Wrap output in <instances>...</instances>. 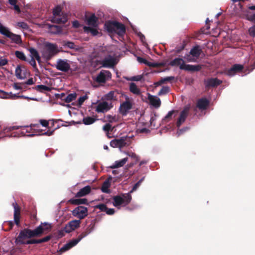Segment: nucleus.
I'll list each match as a JSON object with an SVG mask.
<instances>
[{"label":"nucleus","instance_id":"49","mask_svg":"<svg viewBox=\"0 0 255 255\" xmlns=\"http://www.w3.org/2000/svg\"><path fill=\"white\" fill-rule=\"evenodd\" d=\"M174 113H178L177 111H171L168 112V114L165 117V118L163 119V121H168L171 119L172 116Z\"/></svg>","mask_w":255,"mask_h":255},{"label":"nucleus","instance_id":"34","mask_svg":"<svg viewBox=\"0 0 255 255\" xmlns=\"http://www.w3.org/2000/svg\"><path fill=\"white\" fill-rule=\"evenodd\" d=\"M111 184L109 181V180H105L102 186L101 187V190L103 192L106 193H109L110 191L109 189V187H110Z\"/></svg>","mask_w":255,"mask_h":255},{"label":"nucleus","instance_id":"20","mask_svg":"<svg viewBox=\"0 0 255 255\" xmlns=\"http://www.w3.org/2000/svg\"><path fill=\"white\" fill-rule=\"evenodd\" d=\"M14 208V220L16 225H19L20 222V208L16 202L12 204Z\"/></svg>","mask_w":255,"mask_h":255},{"label":"nucleus","instance_id":"4","mask_svg":"<svg viewBox=\"0 0 255 255\" xmlns=\"http://www.w3.org/2000/svg\"><path fill=\"white\" fill-rule=\"evenodd\" d=\"M59 52L56 44L47 42L45 44L42 51V56L47 61L50 60Z\"/></svg>","mask_w":255,"mask_h":255},{"label":"nucleus","instance_id":"23","mask_svg":"<svg viewBox=\"0 0 255 255\" xmlns=\"http://www.w3.org/2000/svg\"><path fill=\"white\" fill-rule=\"evenodd\" d=\"M222 83V81L217 78H210L205 81L206 87H215Z\"/></svg>","mask_w":255,"mask_h":255},{"label":"nucleus","instance_id":"38","mask_svg":"<svg viewBox=\"0 0 255 255\" xmlns=\"http://www.w3.org/2000/svg\"><path fill=\"white\" fill-rule=\"evenodd\" d=\"M67 17L66 16H63V17L58 16H54L53 18V21L57 23H65L67 21Z\"/></svg>","mask_w":255,"mask_h":255},{"label":"nucleus","instance_id":"10","mask_svg":"<svg viewBox=\"0 0 255 255\" xmlns=\"http://www.w3.org/2000/svg\"><path fill=\"white\" fill-rule=\"evenodd\" d=\"M126 99V101L122 103L119 108V112L123 116H126L132 107V104L130 102L129 98L127 97Z\"/></svg>","mask_w":255,"mask_h":255},{"label":"nucleus","instance_id":"6","mask_svg":"<svg viewBox=\"0 0 255 255\" xmlns=\"http://www.w3.org/2000/svg\"><path fill=\"white\" fill-rule=\"evenodd\" d=\"M0 33L6 37L9 38L12 43L21 44L22 42L20 35L12 33L7 27L1 24H0Z\"/></svg>","mask_w":255,"mask_h":255},{"label":"nucleus","instance_id":"13","mask_svg":"<svg viewBox=\"0 0 255 255\" xmlns=\"http://www.w3.org/2000/svg\"><path fill=\"white\" fill-rule=\"evenodd\" d=\"M190 109V105L186 106L183 110L181 112L180 116L177 121L176 125L178 128H179L180 126L185 122L187 118Z\"/></svg>","mask_w":255,"mask_h":255},{"label":"nucleus","instance_id":"35","mask_svg":"<svg viewBox=\"0 0 255 255\" xmlns=\"http://www.w3.org/2000/svg\"><path fill=\"white\" fill-rule=\"evenodd\" d=\"M68 223L71 227L72 229L74 231L80 227L81 221L80 220H74L70 221Z\"/></svg>","mask_w":255,"mask_h":255},{"label":"nucleus","instance_id":"37","mask_svg":"<svg viewBox=\"0 0 255 255\" xmlns=\"http://www.w3.org/2000/svg\"><path fill=\"white\" fill-rule=\"evenodd\" d=\"M96 119L91 117H85L83 119V123L86 125H89L93 124L96 121Z\"/></svg>","mask_w":255,"mask_h":255},{"label":"nucleus","instance_id":"27","mask_svg":"<svg viewBox=\"0 0 255 255\" xmlns=\"http://www.w3.org/2000/svg\"><path fill=\"white\" fill-rule=\"evenodd\" d=\"M128 157L124 158L120 160L116 161L115 163L110 166L112 169H115L123 166L127 162Z\"/></svg>","mask_w":255,"mask_h":255},{"label":"nucleus","instance_id":"25","mask_svg":"<svg viewBox=\"0 0 255 255\" xmlns=\"http://www.w3.org/2000/svg\"><path fill=\"white\" fill-rule=\"evenodd\" d=\"M91 191V187L88 185L81 189L75 195L76 197H81L89 194Z\"/></svg>","mask_w":255,"mask_h":255},{"label":"nucleus","instance_id":"26","mask_svg":"<svg viewBox=\"0 0 255 255\" xmlns=\"http://www.w3.org/2000/svg\"><path fill=\"white\" fill-rule=\"evenodd\" d=\"M68 203L73 204L79 205L81 204H88V200L87 199H71L68 201Z\"/></svg>","mask_w":255,"mask_h":255},{"label":"nucleus","instance_id":"14","mask_svg":"<svg viewBox=\"0 0 255 255\" xmlns=\"http://www.w3.org/2000/svg\"><path fill=\"white\" fill-rule=\"evenodd\" d=\"M202 51V49L200 48V46L198 45L195 46L193 47L190 51V54L187 55V60L188 62L194 61V58H192L190 55H192L193 57H195L196 58H199L200 55H201Z\"/></svg>","mask_w":255,"mask_h":255},{"label":"nucleus","instance_id":"43","mask_svg":"<svg viewBox=\"0 0 255 255\" xmlns=\"http://www.w3.org/2000/svg\"><path fill=\"white\" fill-rule=\"evenodd\" d=\"M114 127H112V125L108 123L106 124L103 127V130L106 132H112Z\"/></svg>","mask_w":255,"mask_h":255},{"label":"nucleus","instance_id":"22","mask_svg":"<svg viewBox=\"0 0 255 255\" xmlns=\"http://www.w3.org/2000/svg\"><path fill=\"white\" fill-rule=\"evenodd\" d=\"M209 105V101L206 98H201L197 101L196 106L201 110H204L207 109Z\"/></svg>","mask_w":255,"mask_h":255},{"label":"nucleus","instance_id":"63","mask_svg":"<svg viewBox=\"0 0 255 255\" xmlns=\"http://www.w3.org/2000/svg\"><path fill=\"white\" fill-rule=\"evenodd\" d=\"M106 118L107 119V120L110 122V123H112L113 121H114L115 120V117H113L112 116V115H108L107 116H106Z\"/></svg>","mask_w":255,"mask_h":255},{"label":"nucleus","instance_id":"58","mask_svg":"<svg viewBox=\"0 0 255 255\" xmlns=\"http://www.w3.org/2000/svg\"><path fill=\"white\" fill-rule=\"evenodd\" d=\"M23 83H15L13 85V87L16 90H21L23 88L21 85H23Z\"/></svg>","mask_w":255,"mask_h":255},{"label":"nucleus","instance_id":"36","mask_svg":"<svg viewBox=\"0 0 255 255\" xmlns=\"http://www.w3.org/2000/svg\"><path fill=\"white\" fill-rule=\"evenodd\" d=\"M182 63H184L183 60L182 58H176L170 62V65L172 66H180Z\"/></svg>","mask_w":255,"mask_h":255},{"label":"nucleus","instance_id":"17","mask_svg":"<svg viewBox=\"0 0 255 255\" xmlns=\"http://www.w3.org/2000/svg\"><path fill=\"white\" fill-rule=\"evenodd\" d=\"M127 137L122 136L119 139H115L111 141L110 145L113 147L122 148L127 145L126 140Z\"/></svg>","mask_w":255,"mask_h":255},{"label":"nucleus","instance_id":"30","mask_svg":"<svg viewBox=\"0 0 255 255\" xmlns=\"http://www.w3.org/2000/svg\"><path fill=\"white\" fill-rule=\"evenodd\" d=\"M96 28L97 27L85 26L83 27V29L85 32L88 33H90L93 36H96L99 33V32Z\"/></svg>","mask_w":255,"mask_h":255},{"label":"nucleus","instance_id":"47","mask_svg":"<svg viewBox=\"0 0 255 255\" xmlns=\"http://www.w3.org/2000/svg\"><path fill=\"white\" fill-rule=\"evenodd\" d=\"M136 132L138 133H144L145 134H148V133H149L150 132V130L147 128H137L136 130Z\"/></svg>","mask_w":255,"mask_h":255},{"label":"nucleus","instance_id":"33","mask_svg":"<svg viewBox=\"0 0 255 255\" xmlns=\"http://www.w3.org/2000/svg\"><path fill=\"white\" fill-rule=\"evenodd\" d=\"M39 124H31L30 125V128H29V127L28 126L21 127V133L22 135H25L26 133L30 132L29 130H30L31 129L32 127L38 128H39Z\"/></svg>","mask_w":255,"mask_h":255},{"label":"nucleus","instance_id":"61","mask_svg":"<svg viewBox=\"0 0 255 255\" xmlns=\"http://www.w3.org/2000/svg\"><path fill=\"white\" fill-rule=\"evenodd\" d=\"M147 65H148L150 67H156L159 66V63H152V62L148 61V62L147 63Z\"/></svg>","mask_w":255,"mask_h":255},{"label":"nucleus","instance_id":"15","mask_svg":"<svg viewBox=\"0 0 255 255\" xmlns=\"http://www.w3.org/2000/svg\"><path fill=\"white\" fill-rule=\"evenodd\" d=\"M100 64L103 67L113 68L116 65L117 62L116 59L110 55L102 60Z\"/></svg>","mask_w":255,"mask_h":255},{"label":"nucleus","instance_id":"53","mask_svg":"<svg viewBox=\"0 0 255 255\" xmlns=\"http://www.w3.org/2000/svg\"><path fill=\"white\" fill-rule=\"evenodd\" d=\"M17 25L24 29H27L28 28V24L24 22H17Z\"/></svg>","mask_w":255,"mask_h":255},{"label":"nucleus","instance_id":"1","mask_svg":"<svg viewBox=\"0 0 255 255\" xmlns=\"http://www.w3.org/2000/svg\"><path fill=\"white\" fill-rule=\"evenodd\" d=\"M52 226L50 224L46 222L41 223L39 226L34 230L28 228L24 229L20 234V236L40 237L43 234L49 232Z\"/></svg>","mask_w":255,"mask_h":255},{"label":"nucleus","instance_id":"2","mask_svg":"<svg viewBox=\"0 0 255 255\" xmlns=\"http://www.w3.org/2000/svg\"><path fill=\"white\" fill-rule=\"evenodd\" d=\"M104 28L109 33H116L121 37L123 36L126 31L125 25L117 21L108 20L106 21Z\"/></svg>","mask_w":255,"mask_h":255},{"label":"nucleus","instance_id":"32","mask_svg":"<svg viewBox=\"0 0 255 255\" xmlns=\"http://www.w3.org/2000/svg\"><path fill=\"white\" fill-rule=\"evenodd\" d=\"M129 91L133 94L139 95L140 94V90L134 83H131L129 85Z\"/></svg>","mask_w":255,"mask_h":255},{"label":"nucleus","instance_id":"46","mask_svg":"<svg viewBox=\"0 0 255 255\" xmlns=\"http://www.w3.org/2000/svg\"><path fill=\"white\" fill-rule=\"evenodd\" d=\"M61 11V8L60 6H56L53 10V14L54 16H60V13Z\"/></svg>","mask_w":255,"mask_h":255},{"label":"nucleus","instance_id":"9","mask_svg":"<svg viewBox=\"0 0 255 255\" xmlns=\"http://www.w3.org/2000/svg\"><path fill=\"white\" fill-rule=\"evenodd\" d=\"M72 214L73 216L79 218L80 220L87 216L88 209L84 206H79L72 211Z\"/></svg>","mask_w":255,"mask_h":255},{"label":"nucleus","instance_id":"62","mask_svg":"<svg viewBox=\"0 0 255 255\" xmlns=\"http://www.w3.org/2000/svg\"><path fill=\"white\" fill-rule=\"evenodd\" d=\"M54 132V130H48L47 131L44 132V133H42L41 134L42 135H47V136H50V135H52L53 133Z\"/></svg>","mask_w":255,"mask_h":255},{"label":"nucleus","instance_id":"55","mask_svg":"<svg viewBox=\"0 0 255 255\" xmlns=\"http://www.w3.org/2000/svg\"><path fill=\"white\" fill-rule=\"evenodd\" d=\"M39 123L43 127L48 128L49 121L45 120H40Z\"/></svg>","mask_w":255,"mask_h":255},{"label":"nucleus","instance_id":"54","mask_svg":"<svg viewBox=\"0 0 255 255\" xmlns=\"http://www.w3.org/2000/svg\"><path fill=\"white\" fill-rule=\"evenodd\" d=\"M245 17L248 20H250L255 23V13L252 15H249L248 14H246L245 15Z\"/></svg>","mask_w":255,"mask_h":255},{"label":"nucleus","instance_id":"8","mask_svg":"<svg viewBox=\"0 0 255 255\" xmlns=\"http://www.w3.org/2000/svg\"><path fill=\"white\" fill-rule=\"evenodd\" d=\"M112 74L110 71L102 70L98 74L95 81L98 83H105L106 81L111 79Z\"/></svg>","mask_w":255,"mask_h":255},{"label":"nucleus","instance_id":"31","mask_svg":"<svg viewBox=\"0 0 255 255\" xmlns=\"http://www.w3.org/2000/svg\"><path fill=\"white\" fill-rule=\"evenodd\" d=\"M34 89L41 93H43L44 91L50 92L52 89L51 87L43 85H38Z\"/></svg>","mask_w":255,"mask_h":255},{"label":"nucleus","instance_id":"28","mask_svg":"<svg viewBox=\"0 0 255 255\" xmlns=\"http://www.w3.org/2000/svg\"><path fill=\"white\" fill-rule=\"evenodd\" d=\"M19 128L18 126H10L4 128L2 130L0 131V139L6 136L5 133L9 131L17 129Z\"/></svg>","mask_w":255,"mask_h":255},{"label":"nucleus","instance_id":"39","mask_svg":"<svg viewBox=\"0 0 255 255\" xmlns=\"http://www.w3.org/2000/svg\"><path fill=\"white\" fill-rule=\"evenodd\" d=\"M15 56L19 59L21 60L24 61H27V58L24 54V53L20 51H15Z\"/></svg>","mask_w":255,"mask_h":255},{"label":"nucleus","instance_id":"56","mask_svg":"<svg viewBox=\"0 0 255 255\" xmlns=\"http://www.w3.org/2000/svg\"><path fill=\"white\" fill-rule=\"evenodd\" d=\"M249 31L250 35L255 37V25L250 27Z\"/></svg>","mask_w":255,"mask_h":255},{"label":"nucleus","instance_id":"51","mask_svg":"<svg viewBox=\"0 0 255 255\" xmlns=\"http://www.w3.org/2000/svg\"><path fill=\"white\" fill-rule=\"evenodd\" d=\"M144 179V177L142 178L136 184H135L133 187H132V189L130 192H132L133 191H135L137 189V188L140 185L141 183L143 181Z\"/></svg>","mask_w":255,"mask_h":255},{"label":"nucleus","instance_id":"42","mask_svg":"<svg viewBox=\"0 0 255 255\" xmlns=\"http://www.w3.org/2000/svg\"><path fill=\"white\" fill-rule=\"evenodd\" d=\"M62 46L69 48L70 49H75V44L74 42L69 41H63L62 43Z\"/></svg>","mask_w":255,"mask_h":255},{"label":"nucleus","instance_id":"45","mask_svg":"<svg viewBox=\"0 0 255 255\" xmlns=\"http://www.w3.org/2000/svg\"><path fill=\"white\" fill-rule=\"evenodd\" d=\"M114 95H115V92L111 91L110 92H109L108 94L105 95L104 96V98L106 100H114Z\"/></svg>","mask_w":255,"mask_h":255},{"label":"nucleus","instance_id":"12","mask_svg":"<svg viewBox=\"0 0 255 255\" xmlns=\"http://www.w3.org/2000/svg\"><path fill=\"white\" fill-rule=\"evenodd\" d=\"M15 76L19 79H24L29 74V72L24 66L18 65L15 69Z\"/></svg>","mask_w":255,"mask_h":255},{"label":"nucleus","instance_id":"48","mask_svg":"<svg viewBox=\"0 0 255 255\" xmlns=\"http://www.w3.org/2000/svg\"><path fill=\"white\" fill-rule=\"evenodd\" d=\"M95 209H98L102 212H105L107 209L106 205L104 204H100L95 206Z\"/></svg>","mask_w":255,"mask_h":255},{"label":"nucleus","instance_id":"57","mask_svg":"<svg viewBox=\"0 0 255 255\" xmlns=\"http://www.w3.org/2000/svg\"><path fill=\"white\" fill-rule=\"evenodd\" d=\"M143 78V76L142 75H137L132 77L130 79L131 81H140Z\"/></svg>","mask_w":255,"mask_h":255},{"label":"nucleus","instance_id":"19","mask_svg":"<svg viewBox=\"0 0 255 255\" xmlns=\"http://www.w3.org/2000/svg\"><path fill=\"white\" fill-rule=\"evenodd\" d=\"M202 66L201 65H189L182 63L180 66L181 70H184L187 71L196 72L199 71L202 69Z\"/></svg>","mask_w":255,"mask_h":255},{"label":"nucleus","instance_id":"21","mask_svg":"<svg viewBox=\"0 0 255 255\" xmlns=\"http://www.w3.org/2000/svg\"><path fill=\"white\" fill-rule=\"evenodd\" d=\"M244 69V66L241 64H236L232 66V67L228 70L227 71V74L229 76H233L240 71H242Z\"/></svg>","mask_w":255,"mask_h":255},{"label":"nucleus","instance_id":"44","mask_svg":"<svg viewBox=\"0 0 255 255\" xmlns=\"http://www.w3.org/2000/svg\"><path fill=\"white\" fill-rule=\"evenodd\" d=\"M174 77L169 76L165 78H160V85L167 83L168 82H171L174 80Z\"/></svg>","mask_w":255,"mask_h":255},{"label":"nucleus","instance_id":"11","mask_svg":"<svg viewBox=\"0 0 255 255\" xmlns=\"http://www.w3.org/2000/svg\"><path fill=\"white\" fill-rule=\"evenodd\" d=\"M55 67L58 70L67 72L70 69V65L67 60L59 59L57 61Z\"/></svg>","mask_w":255,"mask_h":255},{"label":"nucleus","instance_id":"59","mask_svg":"<svg viewBox=\"0 0 255 255\" xmlns=\"http://www.w3.org/2000/svg\"><path fill=\"white\" fill-rule=\"evenodd\" d=\"M105 212L109 215H113L114 214L115 211L113 208L109 209L107 208V209L105 211Z\"/></svg>","mask_w":255,"mask_h":255},{"label":"nucleus","instance_id":"40","mask_svg":"<svg viewBox=\"0 0 255 255\" xmlns=\"http://www.w3.org/2000/svg\"><path fill=\"white\" fill-rule=\"evenodd\" d=\"M73 231V230L72 229L71 227L70 226L69 224L68 223L65 225V226L63 228L62 230L59 231V234L63 236V232H65L66 233H70Z\"/></svg>","mask_w":255,"mask_h":255},{"label":"nucleus","instance_id":"16","mask_svg":"<svg viewBox=\"0 0 255 255\" xmlns=\"http://www.w3.org/2000/svg\"><path fill=\"white\" fill-rule=\"evenodd\" d=\"M112 107V103L109 104L107 102L104 101L98 104L96 108V111L98 113H104L109 111Z\"/></svg>","mask_w":255,"mask_h":255},{"label":"nucleus","instance_id":"7","mask_svg":"<svg viewBox=\"0 0 255 255\" xmlns=\"http://www.w3.org/2000/svg\"><path fill=\"white\" fill-rule=\"evenodd\" d=\"M113 205L115 207L121 205H128L131 200V196L129 193L122 195V197L119 195L115 196L113 198Z\"/></svg>","mask_w":255,"mask_h":255},{"label":"nucleus","instance_id":"64","mask_svg":"<svg viewBox=\"0 0 255 255\" xmlns=\"http://www.w3.org/2000/svg\"><path fill=\"white\" fill-rule=\"evenodd\" d=\"M137 60L138 61V62L144 63L146 65H147V63L148 62V61L147 60L140 57H138L137 58Z\"/></svg>","mask_w":255,"mask_h":255},{"label":"nucleus","instance_id":"3","mask_svg":"<svg viewBox=\"0 0 255 255\" xmlns=\"http://www.w3.org/2000/svg\"><path fill=\"white\" fill-rule=\"evenodd\" d=\"M94 228V224H90L86 228L85 231L79 235L77 239H73L68 243L64 245L60 249V252L61 253L65 252L70 250L72 247L76 246L83 238L86 237L90 234Z\"/></svg>","mask_w":255,"mask_h":255},{"label":"nucleus","instance_id":"29","mask_svg":"<svg viewBox=\"0 0 255 255\" xmlns=\"http://www.w3.org/2000/svg\"><path fill=\"white\" fill-rule=\"evenodd\" d=\"M28 51L30 53L31 58L35 59L38 62L40 61V57L38 51L33 47H30Z\"/></svg>","mask_w":255,"mask_h":255},{"label":"nucleus","instance_id":"24","mask_svg":"<svg viewBox=\"0 0 255 255\" xmlns=\"http://www.w3.org/2000/svg\"><path fill=\"white\" fill-rule=\"evenodd\" d=\"M147 100L150 106L156 108L159 107V99H157L155 96L148 93Z\"/></svg>","mask_w":255,"mask_h":255},{"label":"nucleus","instance_id":"60","mask_svg":"<svg viewBox=\"0 0 255 255\" xmlns=\"http://www.w3.org/2000/svg\"><path fill=\"white\" fill-rule=\"evenodd\" d=\"M28 63L34 68H36V63L35 61V59L31 58V59L28 61Z\"/></svg>","mask_w":255,"mask_h":255},{"label":"nucleus","instance_id":"41","mask_svg":"<svg viewBox=\"0 0 255 255\" xmlns=\"http://www.w3.org/2000/svg\"><path fill=\"white\" fill-rule=\"evenodd\" d=\"M76 97H77V94L75 93L68 94L65 97V102L67 103H70V102L75 100L76 99Z\"/></svg>","mask_w":255,"mask_h":255},{"label":"nucleus","instance_id":"50","mask_svg":"<svg viewBox=\"0 0 255 255\" xmlns=\"http://www.w3.org/2000/svg\"><path fill=\"white\" fill-rule=\"evenodd\" d=\"M169 92V87L168 86H162L160 89V95H165Z\"/></svg>","mask_w":255,"mask_h":255},{"label":"nucleus","instance_id":"5","mask_svg":"<svg viewBox=\"0 0 255 255\" xmlns=\"http://www.w3.org/2000/svg\"><path fill=\"white\" fill-rule=\"evenodd\" d=\"M23 231V230H21L18 237L16 239V242L17 243H19L20 244H26V245H31V244H41L42 243H45L49 241L52 238L51 235L47 236L44 237L42 239H31L25 242L24 240L26 238H32V237H28L27 236H20L21 233Z\"/></svg>","mask_w":255,"mask_h":255},{"label":"nucleus","instance_id":"52","mask_svg":"<svg viewBox=\"0 0 255 255\" xmlns=\"http://www.w3.org/2000/svg\"><path fill=\"white\" fill-rule=\"evenodd\" d=\"M88 99V96L87 95H84L83 96L80 97L78 100V104L79 106H81L84 101Z\"/></svg>","mask_w":255,"mask_h":255},{"label":"nucleus","instance_id":"18","mask_svg":"<svg viewBox=\"0 0 255 255\" xmlns=\"http://www.w3.org/2000/svg\"><path fill=\"white\" fill-rule=\"evenodd\" d=\"M87 24L90 27H97L99 25L98 18L93 13L90 16H86Z\"/></svg>","mask_w":255,"mask_h":255}]
</instances>
